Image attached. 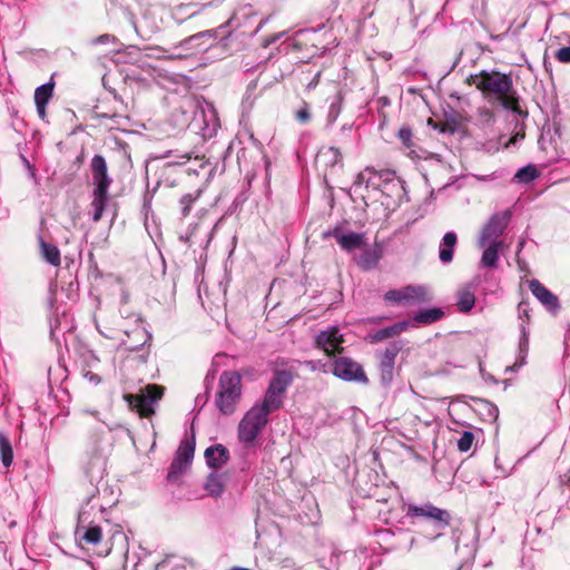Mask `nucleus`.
Segmentation results:
<instances>
[{
    "mask_svg": "<svg viewBox=\"0 0 570 570\" xmlns=\"http://www.w3.org/2000/svg\"><path fill=\"white\" fill-rule=\"evenodd\" d=\"M405 515L412 520L431 523L432 532L428 534L431 540L441 537L451 521V515L446 510L440 509L430 502L423 504H407Z\"/></svg>",
    "mask_w": 570,
    "mask_h": 570,
    "instance_id": "obj_3",
    "label": "nucleus"
},
{
    "mask_svg": "<svg viewBox=\"0 0 570 570\" xmlns=\"http://www.w3.org/2000/svg\"><path fill=\"white\" fill-rule=\"evenodd\" d=\"M518 309H519V314L520 316H525L527 318H529V309H528V304L525 303H520L519 306H518Z\"/></svg>",
    "mask_w": 570,
    "mask_h": 570,
    "instance_id": "obj_43",
    "label": "nucleus"
},
{
    "mask_svg": "<svg viewBox=\"0 0 570 570\" xmlns=\"http://www.w3.org/2000/svg\"><path fill=\"white\" fill-rule=\"evenodd\" d=\"M205 489L212 497H220L225 491L223 476L216 472L210 473L205 483Z\"/></svg>",
    "mask_w": 570,
    "mask_h": 570,
    "instance_id": "obj_28",
    "label": "nucleus"
},
{
    "mask_svg": "<svg viewBox=\"0 0 570 570\" xmlns=\"http://www.w3.org/2000/svg\"><path fill=\"white\" fill-rule=\"evenodd\" d=\"M332 373L346 382L366 384L368 379L360 363L350 357H337L333 361Z\"/></svg>",
    "mask_w": 570,
    "mask_h": 570,
    "instance_id": "obj_6",
    "label": "nucleus"
},
{
    "mask_svg": "<svg viewBox=\"0 0 570 570\" xmlns=\"http://www.w3.org/2000/svg\"><path fill=\"white\" fill-rule=\"evenodd\" d=\"M92 173L94 191L108 193L112 179L108 175L106 159L101 155H95L90 163Z\"/></svg>",
    "mask_w": 570,
    "mask_h": 570,
    "instance_id": "obj_9",
    "label": "nucleus"
},
{
    "mask_svg": "<svg viewBox=\"0 0 570 570\" xmlns=\"http://www.w3.org/2000/svg\"><path fill=\"white\" fill-rule=\"evenodd\" d=\"M399 138L405 146H410L412 138V130L410 128H401L399 130Z\"/></svg>",
    "mask_w": 570,
    "mask_h": 570,
    "instance_id": "obj_39",
    "label": "nucleus"
},
{
    "mask_svg": "<svg viewBox=\"0 0 570 570\" xmlns=\"http://www.w3.org/2000/svg\"><path fill=\"white\" fill-rule=\"evenodd\" d=\"M109 195L108 193L94 191V199L91 202V206L94 208L92 219L94 222H99L102 217V214L106 208V204L108 202Z\"/></svg>",
    "mask_w": 570,
    "mask_h": 570,
    "instance_id": "obj_30",
    "label": "nucleus"
},
{
    "mask_svg": "<svg viewBox=\"0 0 570 570\" xmlns=\"http://www.w3.org/2000/svg\"><path fill=\"white\" fill-rule=\"evenodd\" d=\"M180 161L178 163H173V161H168L164 165V171H171L176 165H183V164H186L189 159H190V155L189 154H185L183 156H180Z\"/></svg>",
    "mask_w": 570,
    "mask_h": 570,
    "instance_id": "obj_40",
    "label": "nucleus"
},
{
    "mask_svg": "<svg viewBox=\"0 0 570 570\" xmlns=\"http://www.w3.org/2000/svg\"><path fill=\"white\" fill-rule=\"evenodd\" d=\"M83 377L86 380H88L90 383H92L94 385H98L101 382L100 376L91 371L86 372L83 374Z\"/></svg>",
    "mask_w": 570,
    "mask_h": 570,
    "instance_id": "obj_41",
    "label": "nucleus"
},
{
    "mask_svg": "<svg viewBox=\"0 0 570 570\" xmlns=\"http://www.w3.org/2000/svg\"><path fill=\"white\" fill-rule=\"evenodd\" d=\"M334 228L323 233V238L334 237Z\"/></svg>",
    "mask_w": 570,
    "mask_h": 570,
    "instance_id": "obj_47",
    "label": "nucleus"
},
{
    "mask_svg": "<svg viewBox=\"0 0 570 570\" xmlns=\"http://www.w3.org/2000/svg\"><path fill=\"white\" fill-rule=\"evenodd\" d=\"M458 244V236L454 232H448L439 245V259L442 264H450L453 261L454 248Z\"/></svg>",
    "mask_w": 570,
    "mask_h": 570,
    "instance_id": "obj_17",
    "label": "nucleus"
},
{
    "mask_svg": "<svg viewBox=\"0 0 570 570\" xmlns=\"http://www.w3.org/2000/svg\"><path fill=\"white\" fill-rule=\"evenodd\" d=\"M195 453V439H185L180 442V445L178 446L176 454L174 456V460L178 461L179 463H184L188 468L191 464V461L194 459Z\"/></svg>",
    "mask_w": 570,
    "mask_h": 570,
    "instance_id": "obj_21",
    "label": "nucleus"
},
{
    "mask_svg": "<svg viewBox=\"0 0 570 570\" xmlns=\"http://www.w3.org/2000/svg\"><path fill=\"white\" fill-rule=\"evenodd\" d=\"M539 174L540 173L537 166L529 164L517 171L514 179H517L519 183L528 184L538 178Z\"/></svg>",
    "mask_w": 570,
    "mask_h": 570,
    "instance_id": "obj_32",
    "label": "nucleus"
},
{
    "mask_svg": "<svg viewBox=\"0 0 570 570\" xmlns=\"http://www.w3.org/2000/svg\"><path fill=\"white\" fill-rule=\"evenodd\" d=\"M346 131L351 132L352 131V127L351 126H348V127L343 126L342 127V134H345Z\"/></svg>",
    "mask_w": 570,
    "mask_h": 570,
    "instance_id": "obj_51",
    "label": "nucleus"
},
{
    "mask_svg": "<svg viewBox=\"0 0 570 570\" xmlns=\"http://www.w3.org/2000/svg\"><path fill=\"white\" fill-rule=\"evenodd\" d=\"M384 299L396 305H415L432 299L430 289L424 285H407L397 289H390L384 294Z\"/></svg>",
    "mask_w": 570,
    "mask_h": 570,
    "instance_id": "obj_5",
    "label": "nucleus"
},
{
    "mask_svg": "<svg viewBox=\"0 0 570 570\" xmlns=\"http://www.w3.org/2000/svg\"><path fill=\"white\" fill-rule=\"evenodd\" d=\"M444 315V312L439 307L428 308L419 311L413 321L420 324H432L440 321Z\"/></svg>",
    "mask_w": 570,
    "mask_h": 570,
    "instance_id": "obj_27",
    "label": "nucleus"
},
{
    "mask_svg": "<svg viewBox=\"0 0 570 570\" xmlns=\"http://www.w3.org/2000/svg\"><path fill=\"white\" fill-rule=\"evenodd\" d=\"M402 346L397 342L390 344L382 353L380 358L381 381L384 385H390L393 380L395 357L400 353Z\"/></svg>",
    "mask_w": 570,
    "mask_h": 570,
    "instance_id": "obj_10",
    "label": "nucleus"
},
{
    "mask_svg": "<svg viewBox=\"0 0 570 570\" xmlns=\"http://www.w3.org/2000/svg\"><path fill=\"white\" fill-rule=\"evenodd\" d=\"M331 151H333V153H334V155H335V161H336V160H337V158L340 157V151H338V149H336V148L332 147V148H331Z\"/></svg>",
    "mask_w": 570,
    "mask_h": 570,
    "instance_id": "obj_50",
    "label": "nucleus"
},
{
    "mask_svg": "<svg viewBox=\"0 0 570 570\" xmlns=\"http://www.w3.org/2000/svg\"><path fill=\"white\" fill-rule=\"evenodd\" d=\"M284 403V395L267 387L262 402L256 403L254 406L261 409L269 415L272 412L281 409Z\"/></svg>",
    "mask_w": 570,
    "mask_h": 570,
    "instance_id": "obj_19",
    "label": "nucleus"
},
{
    "mask_svg": "<svg viewBox=\"0 0 570 570\" xmlns=\"http://www.w3.org/2000/svg\"><path fill=\"white\" fill-rule=\"evenodd\" d=\"M230 570H249V569L243 568V567H233Z\"/></svg>",
    "mask_w": 570,
    "mask_h": 570,
    "instance_id": "obj_52",
    "label": "nucleus"
},
{
    "mask_svg": "<svg viewBox=\"0 0 570 570\" xmlns=\"http://www.w3.org/2000/svg\"><path fill=\"white\" fill-rule=\"evenodd\" d=\"M0 460L3 466L9 468L13 462V450L7 435L0 431Z\"/></svg>",
    "mask_w": 570,
    "mask_h": 570,
    "instance_id": "obj_29",
    "label": "nucleus"
},
{
    "mask_svg": "<svg viewBox=\"0 0 570 570\" xmlns=\"http://www.w3.org/2000/svg\"><path fill=\"white\" fill-rule=\"evenodd\" d=\"M184 57V55L181 52H178V53H170L168 56L169 59H178V58H181Z\"/></svg>",
    "mask_w": 570,
    "mask_h": 570,
    "instance_id": "obj_48",
    "label": "nucleus"
},
{
    "mask_svg": "<svg viewBox=\"0 0 570 570\" xmlns=\"http://www.w3.org/2000/svg\"><path fill=\"white\" fill-rule=\"evenodd\" d=\"M333 234L341 248L345 252L350 253L365 245V235L363 233L350 232L344 234L340 227H335Z\"/></svg>",
    "mask_w": 570,
    "mask_h": 570,
    "instance_id": "obj_13",
    "label": "nucleus"
},
{
    "mask_svg": "<svg viewBox=\"0 0 570 570\" xmlns=\"http://www.w3.org/2000/svg\"><path fill=\"white\" fill-rule=\"evenodd\" d=\"M529 289L532 295L550 312L557 313L560 308L559 298L538 279L529 281Z\"/></svg>",
    "mask_w": 570,
    "mask_h": 570,
    "instance_id": "obj_11",
    "label": "nucleus"
},
{
    "mask_svg": "<svg viewBox=\"0 0 570 570\" xmlns=\"http://www.w3.org/2000/svg\"><path fill=\"white\" fill-rule=\"evenodd\" d=\"M475 304V294L471 286H465L458 292V308L462 313L470 312Z\"/></svg>",
    "mask_w": 570,
    "mask_h": 570,
    "instance_id": "obj_24",
    "label": "nucleus"
},
{
    "mask_svg": "<svg viewBox=\"0 0 570 570\" xmlns=\"http://www.w3.org/2000/svg\"><path fill=\"white\" fill-rule=\"evenodd\" d=\"M83 514L85 513L79 514L76 534L88 544H97L101 541L102 538L101 528L99 525H85Z\"/></svg>",
    "mask_w": 570,
    "mask_h": 570,
    "instance_id": "obj_15",
    "label": "nucleus"
},
{
    "mask_svg": "<svg viewBox=\"0 0 570 570\" xmlns=\"http://www.w3.org/2000/svg\"><path fill=\"white\" fill-rule=\"evenodd\" d=\"M473 83L493 105L511 110L520 116H527L519 105L520 99L513 87L512 77L499 71H481L473 77Z\"/></svg>",
    "mask_w": 570,
    "mask_h": 570,
    "instance_id": "obj_1",
    "label": "nucleus"
},
{
    "mask_svg": "<svg viewBox=\"0 0 570 570\" xmlns=\"http://www.w3.org/2000/svg\"><path fill=\"white\" fill-rule=\"evenodd\" d=\"M320 72H317L314 77V79L307 85V88L308 89H312L314 88L316 85H317V81H318V78H320Z\"/></svg>",
    "mask_w": 570,
    "mask_h": 570,
    "instance_id": "obj_46",
    "label": "nucleus"
},
{
    "mask_svg": "<svg viewBox=\"0 0 570 570\" xmlns=\"http://www.w3.org/2000/svg\"><path fill=\"white\" fill-rule=\"evenodd\" d=\"M53 94V82L49 81L39 86L35 91V104L41 119L46 117V107Z\"/></svg>",
    "mask_w": 570,
    "mask_h": 570,
    "instance_id": "obj_18",
    "label": "nucleus"
},
{
    "mask_svg": "<svg viewBox=\"0 0 570 570\" xmlns=\"http://www.w3.org/2000/svg\"><path fill=\"white\" fill-rule=\"evenodd\" d=\"M214 37H215V32L213 30H206V31H203V32H198V33L193 35V36L184 39L183 41H180L175 47V49L181 48L184 50H189L191 48L199 47L200 50H204L207 47L206 46L202 47V45H198V41L204 39V38L214 39Z\"/></svg>",
    "mask_w": 570,
    "mask_h": 570,
    "instance_id": "obj_26",
    "label": "nucleus"
},
{
    "mask_svg": "<svg viewBox=\"0 0 570 570\" xmlns=\"http://www.w3.org/2000/svg\"><path fill=\"white\" fill-rule=\"evenodd\" d=\"M510 217L511 213L509 210L492 215L478 239L479 247H485L489 242H499L498 238L507 228Z\"/></svg>",
    "mask_w": 570,
    "mask_h": 570,
    "instance_id": "obj_7",
    "label": "nucleus"
},
{
    "mask_svg": "<svg viewBox=\"0 0 570 570\" xmlns=\"http://www.w3.org/2000/svg\"><path fill=\"white\" fill-rule=\"evenodd\" d=\"M502 242H489L483 250L481 257V265L483 267L495 268L498 266L499 261V248L501 247Z\"/></svg>",
    "mask_w": 570,
    "mask_h": 570,
    "instance_id": "obj_23",
    "label": "nucleus"
},
{
    "mask_svg": "<svg viewBox=\"0 0 570 570\" xmlns=\"http://www.w3.org/2000/svg\"><path fill=\"white\" fill-rule=\"evenodd\" d=\"M202 190L197 189L194 193H187L179 199L180 214L183 217H187L191 210L194 203L200 197Z\"/></svg>",
    "mask_w": 570,
    "mask_h": 570,
    "instance_id": "obj_31",
    "label": "nucleus"
},
{
    "mask_svg": "<svg viewBox=\"0 0 570 570\" xmlns=\"http://www.w3.org/2000/svg\"><path fill=\"white\" fill-rule=\"evenodd\" d=\"M474 441V434L470 431H464L460 439L458 440V449L461 452H468Z\"/></svg>",
    "mask_w": 570,
    "mask_h": 570,
    "instance_id": "obj_35",
    "label": "nucleus"
},
{
    "mask_svg": "<svg viewBox=\"0 0 570 570\" xmlns=\"http://www.w3.org/2000/svg\"><path fill=\"white\" fill-rule=\"evenodd\" d=\"M293 382V374L286 370H277L274 372V375L268 384V387L275 392L285 395L288 386Z\"/></svg>",
    "mask_w": 570,
    "mask_h": 570,
    "instance_id": "obj_20",
    "label": "nucleus"
},
{
    "mask_svg": "<svg viewBox=\"0 0 570 570\" xmlns=\"http://www.w3.org/2000/svg\"><path fill=\"white\" fill-rule=\"evenodd\" d=\"M308 364L311 365L312 368H315L313 361H309Z\"/></svg>",
    "mask_w": 570,
    "mask_h": 570,
    "instance_id": "obj_54",
    "label": "nucleus"
},
{
    "mask_svg": "<svg viewBox=\"0 0 570 570\" xmlns=\"http://www.w3.org/2000/svg\"><path fill=\"white\" fill-rule=\"evenodd\" d=\"M116 38L114 36H110V35H101L99 36L98 38L95 39V43H107L109 41H115Z\"/></svg>",
    "mask_w": 570,
    "mask_h": 570,
    "instance_id": "obj_42",
    "label": "nucleus"
},
{
    "mask_svg": "<svg viewBox=\"0 0 570 570\" xmlns=\"http://www.w3.org/2000/svg\"><path fill=\"white\" fill-rule=\"evenodd\" d=\"M522 338H521V348L528 346V336L525 332V325H521Z\"/></svg>",
    "mask_w": 570,
    "mask_h": 570,
    "instance_id": "obj_44",
    "label": "nucleus"
},
{
    "mask_svg": "<svg viewBox=\"0 0 570 570\" xmlns=\"http://www.w3.org/2000/svg\"><path fill=\"white\" fill-rule=\"evenodd\" d=\"M242 396V377L238 372L225 371L219 376L215 405L224 415H232Z\"/></svg>",
    "mask_w": 570,
    "mask_h": 570,
    "instance_id": "obj_2",
    "label": "nucleus"
},
{
    "mask_svg": "<svg viewBox=\"0 0 570 570\" xmlns=\"http://www.w3.org/2000/svg\"><path fill=\"white\" fill-rule=\"evenodd\" d=\"M343 96L337 92L328 107L327 121L333 124L341 114Z\"/></svg>",
    "mask_w": 570,
    "mask_h": 570,
    "instance_id": "obj_34",
    "label": "nucleus"
},
{
    "mask_svg": "<svg viewBox=\"0 0 570 570\" xmlns=\"http://www.w3.org/2000/svg\"><path fill=\"white\" fill-rule=\"evenodd\" d=\"M164 387L155 384L147 385L139 395H137L140 412L148 415L154 412L153 404L159 401L163 396Z\"/></svg>",
    "mask_w": 570,
    "mask_h": 570,
    "instance_id": "obj_12",
    "label": "nucleus"
},
{
    "mask_svg": "<svg viewBox=\"0 0 570 570\" xmlns=\"http://www.w3.org/2000/svg\"><path fill=\"white\" fill-rule=\"evenodd\" d=\"M185 243H188L190 239V235H187L186 237H180Z\"/></svg>",
    "mask_w": 570,
    "mask_h": 570,
    "instance_id": "obj_53",
    "label": "nucleus"
},
{
    "mask_svg": "<svg viewBox=\"0 0 570 570\" xmlns=\"http://www.w3.org/2000/svg\"><path fill=\"white\" fill-rule=\"evenodd\" d=\"M206 463L209 468L219 469L229 460V451L223 444H215L205 450Z\"/></svg>",
    "mask_w": 570,
    "mask_h": 570,
    "instance_id": "obj_14",
    "label": "nucleus"
},
{
    "mask_svg": "<svg viewBox=\"0 0 570 570\" xmlns=\"http://www.w3.org/2000/svg\"><path fill=\"white\" fill-rule=\"evenodd\" d=\"M39 242L43 259L52 266H59L61 263L59 248L53 244L46 243L42 237H39Z\"/></svg>",
    "mask_w": 570,
    "mask_h": 570,
    "instance_id": "obj_25",
    "label": "nucleus"
},
{
    "mask_svg": "<svg viewBox=\"0 0 570 570\" xmlns=\"http://www.w3.org/2000/svg\"><path fill=\"white\" fill-rule=\"evenodd\" d=\"M22 161L24 164V166L29 169V170H32V166L31 164L29 163V160L22 156Z\"/></svg>",
    "mask_w": 570,
    "mask_h": 570,
    "instance_id": "obj_49",
    "label": "nucleus"
},
{
    "mask_svg": "<svg viewBox=\"0 0 570 570\" xmlns=\"http://www.w3.org/2000/svg\"><path fill=\"white\" fill-rule=\"evenodd\" d=\"M343 342V335L337 326H330L315 336L316 347L323 350L327 355L341 353L343 351L341 346Z\"/></svg>",
    "mask_w": 570,
    "mask_h": 570,
    "instance_id": "obj_8",
    "label": "nucleus"
},
{
    "mask_svg": "<svg viewBox=\"0 0 570 570\" xmlns=\"http://www.w3.org/2000/svg\"><path fill=\"white\" fill-rule=\"evenodd\" d=\"M556 58L560 62L570 63V47L560 48L556 53Z\"/></svg>",
    "mask_w": 570,
    "mask_h": 570,
    "instance_id": "obj_38",
    "label": "nucleus"
},
{
    "mask_svg": "<svg viewBox=\"0 0 570 570\" xmlns=\"http://www.w3.org/2000/svg\"><path fill=\"white\" fill-rule=\"evenodd\" d=\"M376 171L373 168H365L363 173H361L356 178V184H363L365 183L366 186L372 183V179L374 176H376Z\"/></svg>",
    "mask_w": 570,
    "mask_h": 570,
    "instance_id": "obj_37",
    "label": "nucleus"
},
{
    "mask_svg": "<svg viewBox=\"0 0 570 570\" xmlns=\"http://www.w3.org/2000/svg\"><path fill=\"white\" fill-rule=\"evenodd\" d=\"M268 422V415L252 406L238 424V439L244 444H253Z\"/></svg>",
    "mask_w": 570,
    "mask_h": 570,
    "instance_id": "obj_4",
    "label": "nucleus"
},
{
    "mask_svg": "<svg viewBox=\"0 0 570 570\" xmlns=\"http://www.w3.org/2000/svg\"><path fill=\"white\" fill-rule=\"evenodd\" d=\"M187 465H185L184 463H179L178 461L173 459V462L167 473V481L170 483L177 482L179 478L187 471Z\"/></svg>",
    "mask_w": 570,
    "mask_h": 570,
    "instance_id": "obj_33",
    "label": "nucleus"
},
{
    "mask_svg": "<svg viewBox=\"0 0 570 570\" xmlns=\"http://www.w3.org/2000/svg\"><path fill=\"white\" fill-rule=\"evenodd\" d=\"M382 255H383L382 246L379 244H375L371 248L363 249V252L357 256L356 262L361 268L368 271V269L376 267L380 259L382 258Z\"/></svg>",
    "mask_w": 570,
    "mask_h": 570,
    "instance_id": "obj_16",
    "label": "nucleus"
},
{
    "mask_svg": "<svg viewBox=\"0 0 570 570\" xmlns=\"http://www.w3.org/2000/svg\"><path fill=\"white\" fill-rule=\"evenodd\" d=\"M489 415L492 416L493 419H497L498 415H499V410L497 406L490 404L489 405Z\"/></svg>",
    "mask_w": 570,
    "mask_h": 570,
    "instance_id": "obj_45",
    "label": "nucleus"
},
{
    "mask_svg": "<svg viewBox=\"0 0 570 570\" xmlns=\"http://www.w3.org/2000/svg\"><path fill=\"white\" fill-rule=\"evenodd\" d=\"M410 326H411V322L402 321V322L395 323L391 326H387V327L376 331L373 334L372 338L374 342H381L386 338L399 335L400 333L406 331Z\"/></svg>",
    "mask_w": 570,
    "mask_h": 570,
    "instance_id": "obj_22",
    "label": "nucleus"
},
{
    "mask_svg": "<svg viewBox=\"0 0 570 570\" xmlns=\"http://www.w3.org/2000/svg\"><path fill=\"white\" fill-rule=\"evenodd\" d=\"M295 119L301 124H307L311 120L309 106L307 102H302V106L295 112Z\"/></svg>",
    "mask_w": 570,
    "mask_h": 570,
    "instance_id": "obj_36",
    "label": "nucleus"
}]
</instances>
